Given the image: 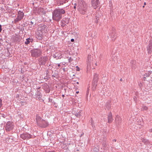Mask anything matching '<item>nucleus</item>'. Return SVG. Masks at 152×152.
Returning a JSON list of instances; mask_svg holds the SVG:
<instances>
[{
  "label": "nucleus",
  "mask_w": 152,
  "mask_h": 152,
  "mask_svg": "<svg viewBox=\"0 0 152 152\" xmlns=\"http://www.w3.org/2000/svg\"><path fill=\"white\" fill-rule=\"evenodd\" d=\"M65 13V11L63 9H57L53 12V20L59 21L62 18V15Z\"/></svg>",
  "instance_id": "f257e3e1"
},
{
  "label": "nucleus",
  "mask_w": 152,
  "mask_h": 152,
  "mask_svg": "<svg viewBox=\"0 0 152 152\" xmlns=\"http://www.w3.org/2000/svg\"><path fill=\"white\" fill-rule=\"evenodd\" d=\"M78 11L80 13L84 15L87 12V6L85 2L81 0L79 1L77 7Z\"/></svg>",
  "instance_id": "f03ea898"
},
{
  "label": "nucleus",
  "mask_w": 152,
  "mask_h": 152,
  "mask_svg": "<svg viewBox=\"0 0 152 152\" xmlns=\"http://www.w3.org/2000/svg\"><path fill=\"white\" fill-rule=\"evenodd\" d=\"M31 53L33 57L37 58L40 56L41 52L39 49H34L31 50Z\"/></svg>",
  "instance_id": "7ed1b4c3"
},
{
  "label": "nucleus",
  "mask_w": 152,
  "mask_h": 152,
  "mask_svg": "<svg viewBox=\"0 0 152 152\" xmlns=\"http://www.w3.org/2000/svg\"><path fill=\"white\" fill-rule=\"evenodd\" d=\"M93 58L92 56L91 55H88L87 57V69L92 68V65L93 66Z\"/></svg>",
  "instance_id": "20e7f679"
},
{
  "label": "nucleus",
  "mask_w": 152,
  "mask_h": 152,
  "mask_svg": "<svg viewBox=\"0 0 152 152\" xmlns=\"http://www.w3.org/2000/svg\"><path fill=\"white\" fill-rule=\"evenodd\" d=\"M48 60L47 56H42L38 59V64L40 66L45 65Z\"/></svg>",
  "instance_id": "39448f33"
},
{
  "label": "nucleus",
  "mask_w": 152,
  "mask_h": 152,
  "mask_svg": "<svg viewBox=\"0 0 152 152\" xmlns=\"http://www.w3.org/2000/svg\"><path fill=\"white\" fill-rule=\"evenodd\" d=\"M18 15L17 18H16L14 20V23H16L19 21H20L24 16L23 13L20 11H19L18 12Z\"/></svg>",
  "instance_id": "423d86ee"
},
{
  "label": "nucleus",
  "mask_w": 152,
  "mask_h": 152,
  "mask_svg": "<svg viewBox=\"0 0 152 152\" xmlns=\"http://www.w3.org/2000/svg\"><path fill=\"white\" fill-rule=\"evenodd\" d=\"M32 135L28 133H23L20 134L21 138L23 140H28L31 138Z\"/></svg>",
  "instance_id": "0eeeda50"
},
{
  "label": "nucleus",
  "mask_w": 152,
  "mask_h": 152,
  "mask_svg": "<svg viewBox=\"0 0 152 152\" xmlns=\"http://www.w3.org/2000/svg\"><path fill=\"white\" fill-rule=\"evenodd\" d=\"M13 125L10 122H8L5 126V129L7 131H9L12 130L13 128Z\"/></svg>",
  "instance_id": "6e6552de"
},
{
  "label": "nucleus",
  "mask_w": 152,
  "mask_h": 152,
  "mask_svg": "<svg viewBox=\"0 0 152 152\" xmlns=\"http://www.w3.org/2000/svg\"><path fill=\"white\" fill-rule=\"evenodd\" d=\"M91 4L93 8L96 9L99 6V0H91Z\"/></svg>",
  "instance_id": "1a4fd4ad"
},
{
  "label": "nucleus",
  "mask_w": 152,
  "mask_h": 152,
  "mask_svg": "<svg viewBox=\"0 0 152 152\" xmlns=\"http://www.w3.org/2000/svg\"><path fill=\"white\" fill-rule=\"evenodd\" d=\"M38 125L41 127L45 128L48 126L49 124L47 121L43 120L40 123H39Z\"/></svg>",
  "instance_id": "9d476101"
},
{
  "label": "nucleus",
  "mask_w": 152,
  "mask_h": 152,
  "mask_svg": "<svg viewBox=\"0 0 152 152\" xmlns=\"http://www.w3.org/2000/svg\"><path fill=\"white\" fill-rule=\"evenodd\" d=\"M152 41L151 40L149 41L148 45L147 46V50L148 53L150 54L152 52Z\"/></svg>",
  "instance_id": "9b49d317"
},
{
  "label": "nucleus",
  "mask_w": 152,
  "mask_h": 152,
  "mask_svg": "<svg viewBox=\"0 0 152 152\" xmlns=\"http://www.w3.org/2000/svg\"><path fill=\"white\" fill-rule=\"evenodd\" d=\"M121 118L119 116H116L115 119V124L117 125H120L121 122Z\"/></svg>",
  "instance_id": "f8f14e48"
},
{
  "label": "nucleus",
  "mask_w": 152,
  "mask_h": 152,
  "mask_svg": "<svg viewBox=\"0 0 152 152\" xmlns=\"http://www.w3.org/2000/svg\"><path fill=\"white\" fill-rule=\"evenodd\" d=\"M108 122L109 123H111L113 120L112 117V115L111 112H110L108 116Z\"/></svg>",
  "instance_id": "ddd939ff"
},
{
  "label": "nucleus",
  "mask_w": 152,
  "mask_h": 152,
  "mask_svg": "<svg viewBox=\"0 0 152 152\" xmlns=\"http://www.w3.org/2000/svg\"><path fill=\"white\" fill-rule=\"evenodd\" d=\"M36 120L37 124L39 125V123H40V122H41L42 120H43V119H42L40 116L37 115L36 116Z\"/></svg>",
  "instance_id": "4468645a"
},
{
  "label": "nucleus",
  "mask_w": 152,
  "mask_h": 152,
  "mask_svg": "<svg viewBox=\"0 0 152 152\" xmlns=\"http://www.w3.org/2000/svg\"><path fill=\"white\" fill-rule=\"evenodd\" d=\"M39 28H40V30H41L42 31H47L48 27L45 25L44 24H41Z\"/></svg>",
  "instance_id": "2eb2a0df"
},
{
  "label": "nucleus",
  "mask_w": 152,
  "mask_h": 152,
  "mask_svg": "<svg viewBox=\"0 0 152 152\" xmlns=\"http://www.w3.org/2000/svg\"><path fill=\"white\" fill-rule=\"evenodd\" d=\"M110 35L111 36V38H113L112 39V40L113 41H114L116 37L115 31H113L112 33L110 34Z\"/></svg>",
  "instance_id": "dca6fc26"
},
{
  "label": "nucleus",
  "mask_w": 152,
  "mask_h": 152,
  "mask_svg": "<svg viewBox=\"0 0 152 152\" xmlns=\"http://www.w3.org/2000/svg\"><path fill=\"white\" fill-rule=\"evenodd\" d=\"M97 86V82L93 81L92 85V89L93 91H95Z\"/></svg>",
  "instance_id": "f3484780"
},
{
  "label": "nucleus",
  "mask_w": 152,
  "mask_h": 152,
  "mask_svg": "<svg viewBox=\"0 0 152 152\" xmlns=\"http://www.w3.org/2000/svg\"><path fill=\"white\" fill-rule=\"evenodd\" d=\"M98 75L97 74L95 73L94 75L93 81L97 82L98 80Z\"/></svg>",
  "instance_id": "a211bd4d"
},
{
  "label": "nucleus",
  "mask_w": 152,
  "mask_h": 152,
  "mask_svg": "<svg viewBox=\"0 0 152 152\" xmlns=\"http://www.w3.org/2000/svg\"><path fill=\"white\" fill-rule=\"evenodd\" d=\"M67 0H58V2L59 4L60 5H62L64 3H65L67 2Z\"/></svg>",
  "instance_id": "6ab92c4d"
},
{
  "label": "nucleus",
  "mask_w": 152,
  "mask_h": 152,
  "mask_svg": "<svg viewBox=\"0 0 152 152\" xmlns=\"http://www.w3.org/2000/svg\"><path fill=\"white\" fill-rule=\"evenodd\" d=\"M80 112H78L77 111V112L76 111H74L73 114L75 115L77 117H79L80 116Z\"/></svg>",
  "instance_id": "aec40b11"
},
{
  "label": "nucleus",
  "mask_w": 152,
  "mask_h": 152,
  "mask_svg": "<svg viewBox=\"0 0 152 152\" xmlns=\"http://www.w3.org/2000/svg\"><path fill=\"white\" fill-rule=\"evenodd\" d=\"M32 39L30 38H28L26 39V41L25 42V44L26 45L28 44L31 41H32Z\"/></svg>",
  "instance_id": "412c9836"
},
{
  "label": "nucleus",
  "mask_w": 152,
  "mask_h": 152,
  "mask_svg": "<svg viewBox=\"0 0 152 152\" xmlns=\"http://www.w3.org/2000/svg\"><path fill=\"white\" fill-rule=\"evenodd\" d=\"M39 88H37V91L36 93L35 94L36 96H38V95L41 94V93L40 92V90H39Z\"/></svg>",
  "instance_id": "4be33fe9"
},
{
  "label": "nucleus",
  "mask_w": 152,
  "mask_h": 152,
  "mask_svg": "<svg viewBox=\"0 0 152 152\" xmlns=\"http://www.w3.org/2000/svg\"><path fill=\"white\" fill-rule=\"evenodd\" d=\"M93 150L95 152H98L99 151L98 146H96V147H95L94 148Z\"/></svg>",
  "instance_id": "5701e85b"
},
{
  "label": "nucleus",
  "mask_w": 152,
  "mask_h": 152,
  "mask_svg": "<svg viewBox=\"0 0 152 152\" xmlns=\"http://www.w3.org/2000/svg\"><path fill=\"white\" fill-rule=\"evenodd\" d=\"M106 108L108 109L110 108V103L109 102H107L106 103Z\"/></svg>",
  "instance_id": "b1692460"
},
{
  "label": "nucleus",
  "mask_w": 152,
  "mask_h": 152,
  "mask_svg": "<svg viewBox=\"0 0 152 152\" xmlns=\"http://www.w3.org/2000/svg\"><path fill=\"white\" fill-rule=\"evenodd\" d=\"M91 123L93 127H95V126L94 125V122L92 118H91Z\"/></svg>",
  "instance_id": "393cba45"
},
{
  "label": "nucleus",
  "mask_w": 152,
  "mask_h": 152,
  "mask_svg": "<svg viewBox=\"0 0 152 152\" xmlns=\"http://www.w3.org/2000/svg\"><path fill=\"white\" fill-rule=\"evenodd\" d=\"M150 75V74L149 73H146L145 75H144V80H145V79L146 78V77H149Z\"/></svg>",
  "instance_id": "a878e982"
},
{
  "label": "nucleus",
  "mask_w": 152,
  "mask_h": 152,
  "mask_svg": "<svg viewBox=\"0 0 152 152\" xmlns=\"http://www.w3.org/2000/svg\"><path fill=\"white\" fill-rule=\"evenodd\" d=\"M142 110H146L148 109L147 107L145 106H143L142 107Z\"/></svg>",
  "instance_id": "bb28decb"
},
{
  "label": "nucleus",
  "mask_w": 152,
  "mask_h": 152,
  "mask_svg": "<svg viewBox=\"0 0 152 152\" xmlns=\"http://www.w3.org/2000/svg\"><path fill=\"white\" fill-rule=\"evenodd\" d=\"M20 103L21 104L22 106L26 104V102L23 101H21L20 102Z\"/></svg>",
  "instance_id": "cd10ccee"
},
{
  "label": "nucleus",
  "mask_w": 152,
  "mask_h": 152,
  "mask_svg": "<svg viewBox=\"0 0 152 152\" xmlns=\"http://www.w3.org/2000/svg\"><path fill=\"white\" fill-rule=\"evenodd\" d=\"M42 96V94H41L40 95H38L37 96H36V97L38 99H39V100H40V99H41Z\"/></svg>",
  "instance_id": "c85d7f7f"
},
{
  "label": "nucleus",
  "mask_w": 152,
  "mask_h": 152,
  "mask_svg": "<svg viewBox=\"0 0 152 152\" xmlns=\"http://www.w3.org/2000/svg\"><path fill=\"white\" fill-rule=\"evenodd\" d=\"M76 70L77 71H80V69L77 66H76Z\"/></svg>",
  "instance_id": "c756f323"
},
{
  "label": "nucleus",
  "mask_w": 152,
  "mask_h": 152,
  "mask_svg": "<svg viewBox=\"0 0 152 152\" xmlns=\"http://www.w3.org/2000/svg\"><path fill=\"white\" fill-rule=\"evenodd\" d=\"M30 23L29 24L30 25H33V24H34V23L33 22H32V21H31L30 22Z\"/></svg>",
  "instance_id": "7c9ffc66"
},
{
  "label": "nucleus",
  "mask_w": 152,
  "mask_h": 152,
  "mask_svg": "<svg viewBox=\"0 0 152 152\" xmlns=\"http://www.w3.org/2000/svg\"><path fill=\"white\" fill-rule=\"evenodd\" d=\"M68 60L69 62H70L72 60V59H71V58L70 57V58L68 59Z\"/></svg>",
  "instance_id": "2f4dec72"
},
{
  "label": "nucleus",
  "mask_w": 152,
  "mask_h": 152,
  "mask_svg": "<svg viewBox=\"0 0 152 152\" xmlns=\"http://www.w3.org/2000/svg\"><path fill=\"white\" fill-rule=\"evenodd\" d=\"M89 89L88 88V89H87V93H86L87 94H88V93H89Z\"/></svg>",
  "instance_id": "473e14b6"
},
{
  "label": "nucleus",
  "mask_w": 152,
  "mask_h": 152,
  "mask_svg": "<svg viewBox=\"0 0 152 152\" xmlns=\"http://www.w3.org/2000/svg\"><path fill=\"white\" fill-rule=\"evenodd\" d=\"M1 30H2L1 25H0V32L1 31Z\"/></svg>",
  "instance_id": "72a5a7b5"
},
{
  "label": "nucleus",
  "mask_w": 152,
  "mask_h": 152,
  "mask_svg": "<svg viewBox=\"0 0 152 152\" xmlns=\"http://www.w3.org/2000/svg\"><path fill=\"white\" fill-rule=\"evenodd\" d=\"M76 4H75V6H74V9H76Z\"/></svg>",
  "instance_id": "f704fd0d"
},
{
  "label": "nucleus",
  "mask_w": 152,
  "mask_h": 152,
  "mask_svg": "<svg viewBox=\"0 0 152 152\" xmlns=\"http://www.w3.org/2000/svg\"><path fill=\"white\" fill-rule=\"evenodd\" d=\"M45 72L46 73V74L47 75L48 72V70H46Z\"/></svg>",
  "instance_id": "c9c22d12"
},
{
  "label": "nucleus",
  "mask_w": 152,
  "mask_h": 152,
  "mask_svg": "<svg viewBox=\"0 0 152 152\" xmlns=\"http://www.w3.org/2000/svg\"><path fill=\"white\" fill-rule=\"evenodd\" d=\"M74 39H71V41L72 42H74Z\"/></svg>",
  "instance_id": "e433bc0d"
},
{
  "label": "nucleus",
  "mask_w": 152,
  "mask_h": 152,
  "mask_svg": "<svg viewBox=\"0 0 152 152\" xmlns=\"http://www.w3.org/2000/svg\"><path fill=\"white\" fill-rule=\"evenodd\" d=\"M65 25L64 24V23H62V25H61V26H64Z\"/></svg>",
  "instance_id": "4c0bfd02"
},
{
  "label": "nucleus",
  "mask_w": 152,
  "mask_h": 152,
  "mask_svg": "<svg viewBox=\"0 0 152 152\" xmlns=\"http://www.w3.org/2000/svg\"><path fill=\"white\" fill-rule=\"evenodd\" d=\"M149 132H152V129H149Z\"/></svg>",
  "instance_id": "58836bf2"
},
{
  "label": "nucleus",
  "mask_w": 152,
  "mask_h": 152,
  "mask_svg": "<svg viewBox=\"0 0 152 152\" xmlns=\"http://www.w3.org/2000/svg\"><path fill=\"white\" fill-rule=\"evenodd\" d=\"M52 77H56V74H55L54 75H52Z\"/></svg>",
  "instance_id": "ea45409f"
},
{
  "label": "nucleus",
  "mask_w": 152,
  "mask_h": 152,
  "mask_svg": "<svg viewBox=\"0 0 152 152\" xmlns=\"http://www.w3.org/2000/svg\"><path fill=\"white\" fill-rule=\"evenodd\" d=\"M53 57L54 58H56L57 57V56L55 55H54Z\"/></svg>",
  "instance_id": "a19ab883"
},
{
  "label": "nucleus",
  "mask_w": 152,
  "mask_h": 152,
  "mask_svg": "<svg viewBox=\"0 0 152 152\" xmlns=\"http://www.w3.org/2000/svg\"><path fill=\"white\" fill-rule=\"evenodd\" d=\"M116 139H114V140H113V141H115V142H116Z\"/></svg>",
  "instance_id": "79ce46f5"
},
{
  "label": "nucleus",
  "mask_w": 152,
  "mask_h": 152,
  "mask_svg": "<svg viewBox=\"0 0 152 152\" xmlns=\"http://www.w3.org/2000/svg\"><path fill=\"white\" fill-rule=\"evenodd\" d=\"M122 78H121L120 79V81H122Z\"/></svg>",
  "instance_id": "37998d69"
},
{
  "label": "nucleus",
  "mask_w": 152,
  "mask_h": 152,
  "mask_svg": "<svg viewBox=\"0 0 152 152\" xmlns=\"http://www.w3.org/2000/svg\"><path fill=\"white\" fill-rule=\"evenodd\" d=\"M95 64V65L96 66H97V64L96 63Z\"/></svg>",
  "instance_id": "c03bdc74"
},
{
  "label": "nucleus",
  "mask_w": 152,
  "mask_h": 152,
  "mask_svg": "<svg viewBox=\"0 0 152 152\" xmlns=\"http://www.w3.org/2000/svg\"><path fill=\"white\" fill-rule=\"evenodd\" d=\"M144 5H146V2H145L144 3Z\"/></svg>",
  "instance_id": "a18cd8bd"
},
{
  "label": "nucleus",
  "mask_w": 152,
  "mask_h": 152,
  "mask_svg": "<svg viewBox=\"0 0 152 152\" xmlns=\"http://www.w3.org/2000/svg\"><path fill=\"white\" fill-rule=\"evenodd\" d=\"M76 93L77 94H78L79 93V92L78 91H77L76 92Z\"/></svg>",
  "instance_id": "49530a36"
},
{
  "label": "nucleus",
  "mask_w": 152,
  "mask_h": 152,
  "mask_svg": "<svg viewBox=\"0 0 152 152\" xmlns=\"http://www.w3.org/2000/svg\"><path fill=\"white\" fill-rule=\"evenodd\" d=\"M60 66V64H58V66Z\"/></svg>",
  "instance_id": "de8ad7c7"
},
{
  "label": "nucleus",
  "mask_w": 152,
  "mask_h": 152,
  "mask_svg": "<svg viewBox=\"0 0 152 152\" xmlns=\"http://www.w3.org/2000/svg\"><path fill=\"white\" fill-rule=\"evenodd\" d=\"M91 36L92 37H93V34H92L91 35Z\"/></svg>",
  "instance_id": "09e8293b"
},
{
  "label": "nucleus",
  "mask_w": 152,
  "mask_h": 152,
  "mask_svg": "<svg viewBox=\"0 0 152 152\" xmlns=\"http://www.w3.org/2000/svg\"><path fill=\"white\" fill-rule=\"evenodd\" d=\"M77 84H78L79 83H78V82H77Z\"/></svg>",
  "instance_id": "8fccbe9b"
},
{
  "label": "nucleus",
  "mask_w": 152,
  "mask_h": 152,
  "mask_svg": "<svg viewBox=\"0 0 152 152\" xmlns=\"http://www.w3.org/2000/svg\"><path fill=\"white\" fill-rule=\"evenodd\" d=\"M62 96H63V97H64V95H62Z\"/></svg>",
  "instance_id": "3c124183"
},
{
  "label": "nucleus",
  "mask_w": 152,
  "mask_h": 152,
  "mask_svg": "<svg viewBox=\"0 0 152 152\" xmlns=\"http://www.w3.org/2000/svg\"><path fill=\"white\" fill-rule=\"evenodd\" d=\"M50 152H55L54 151H51Z\"/></svg>",
  "instance_id": "603ef678"
},
{
  "label": "nucleus",
  "mask_w": 152,
  "mask_h": 152,
  "mask_svg": "<svg viewBox=\"0 0 152 152\" xmlns=\"http://www.w3.org/2000/svg\"><path fill=\"white\" fill-rule=\"evenodd\" d=\"M144 6H143V8H144Z\"/></svg>",
  "instance_id": "864d4df0"
},
{
  "label": "nucleus",
  "mask_w": 152,
  "mask_h": 152,
  "mask_svg": "<svg viewBox=\"0 0 152 152\" xmlns=\"http://www.w3.org/2000/svg\"><path fill=\"white\" fill-rule=\"evenodd\" d=\"M63 69H64V70L65 68H64Z\"/></svg>",
  "instance_id": "5fc2aeb1"
},
{
  "label": "nucleus",
  "mask_w": 152,
  "mask_h": 152,
  "mask_svg": "<svg viewBox=\"0 0 152 152\" xmlns=\"http://www.w3.org/2000/svg\"><path fill=\"white\" fill-rule=\"evenodd\" d=\"M63 69H64V70L65 68H64Z\"/></svg>",
  "instance_id": "6e6d98bb"
}]
</instances>
